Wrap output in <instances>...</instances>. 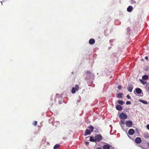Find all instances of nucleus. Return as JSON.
Returning a JSON list of instances; mask_svg holds the SVG:
<instances>
[{"label": "nucleus", "mask_w": 149, "mask_h": 149, "mask_svg": "<svg viewBox=\"0 0 149 149\" xmlns=\"http://www.w3.org/2000/svg\"><path fill=\"white\" fill-rule=\"evenodd\" d=\"M102 136L100 134H98L95 135L94 138L93 136L90 137L89 141L92 142H100L102 139Z\"/></svg>", "instance_id": "obj_1"}, {"label": "nucleus", "mask_w": 149, "mask_h": 149, "mask_svg": "<svg viewBox=\"0 0 149 149\" xmlns=\"http://www.w3.org/2000/svg\"><path fill=\"white\" fill-rule=\"evenodd\" d=\"M118 103L120 104H121V100H120L118 101Z\"/></svg>", "instance_id": "obj_26"}, {"label": "nucleus", "mask_w": 149, "mask_h": 149, "mask_svg": "<svg viewBox=\"0 0 149 149\" xmlns=\"http://www.w3.org/2000/svg\"><path fill=\"white\" fill-rule=\"evenodd\" d=\"M144 137L146 138H149V136L148 135L147 133H146L144 134Z\"/></svg>", "instance_id": "obj_17"}, {"label": "nucleus", "mask_w": 149, "mask_h": 149, "mask_svg": "<svg viewBox=\"0 0 149 149\" xmlns=\"http://www.w3.org/2000/svg\"><path fill=\"white\" fill-rule=\"evenodd\" d=\"M117 97L118 98H121V93H119L117 95Z\"/></svg>", "instance_id": "obj_19"}, {"label": "nucleus", "mask_w": 149, "mask_h": 149, "mask_svg": "<svg viewBox=\"0 0 149 149\" xmlns=\"http://www.w3.org/2000/svg\"><path fill=\"white\" fill-rule=\"evenodd\" d=\"M140 101L141 102H142V103L144 104H147V102L145 101H144L143 100H140Z\"/></svg>", "instance_id": "obj_18"}, {"label": "nucleus", "mask_w": 149, "mask_h": 149, "mask_svg": "<svg viewBox=\"0 0 149 149\" xmlns=\"http://www.w3.org/2000/svg\"><path fill=\"white\" fill-rule=\"evenodd\" d=\"M85 144L86 145L88 146L89 144V142H86Z\"/></svg>", "instance_id": "obj_25"}, {"label": "nucleus", "mask_w": 149, "mask_h": 149, "mask_svg": "<svg viewBox=\"0 0 149 149\" xmlns=\"http://www.w3.org/2000/svg\"><path fill=\"white\" fill-rule=\"evenodd\" d=\"M118 88L119 89H120L121 88V85H119L118 86Z\"/></svg>", "instance_id": "obj_27"}, {"label": "nucleus", "mask_w": 149, "mask_h": 149, "mask_svg": "<svg viewBox=\"0 0 149 149\" xmlns=\"http://www.w3.org/2000/svg\"><path fill=\"white\" fill-rule=\"evenodd\" d=\"M110 146L109 144L104 145L103 146V149H110Z\"/></svg>", "instance_id": "obj_7"}, {"label": "nucleus", "mask_w": 149, "mask_h": 149, "mask_svg": "<svg viewBox=\"0 0 149 149\" xmlns=\"http://www.w3.org/2000/svg\"><path fill=\"white\" fill-rule=\"evenodd\" d=\"M131 102L129 101H127L126 102V104L127 105H130L131 104Z\"/></svg>", "instance_id": "obj_22"}, {"label": "nucleus", "mask_w": 149, "mask_h": 149, "mask_svg": "<svg viewBox=\"0 0 149 149\" xmlns=\"http://www.w3.org/2000/svg\"><path fill=\"white\" fill-rule=\"evenodd\" d=\"M88 128H89V129H90V130H91L90 131L91 132H92L93 131V129H94L93 126L91 125H90V126L88 127Z\"/></svg>", "instance_id": "obj_14"}, {"label": "nucleus", "mask_w": 149, "mask_h": 149, "mask_svg": "<svg viewBox=\"0 0 149 149\" xmlns=\"http://www.w3.org/2000/svg\"><path fill=\"white\" fill-rule=\"evenodd\" d=\"M91 132L88 129H86L85 132L84 136H86L88 135H90Z\"/></svg>", "instance_id": "obj_5"}, {"label": "nucleus", "mask_w": 149, "mask_h": 149, "mask_svg": "<svg viewBox=\"0 0 149 149\" xmlns=\"http://www.w3.org/2000/svg\"><path fill=\"white\" fill-rule=\"evenodd\" d=\"M127 97L128 99H130L131 98V97H130V95H127Z\"/></svg>", "instance_id": "obj_23"}, {"label": "nucleus", "mask_w": 149, "mask_h": 149, "mask_svg": "<svg viewBox=\"0 0 149 149\" xmlns=\"http://www.w3.org/2000/svg\"><path fill=\"white\" fill-rule=\"evenodd\" d=\"M147 128L149 130V124L147 125Z\"/></svg>", "instance_id": "obj_28"}, {"label": "nucleus", "mask_w": 149, "mask_h": 149, "mask_svg": "<svg viewBox=\"0 0 149 149\" xmlns=\"http://www.w3.org/2000/svg\"><path fill=\"white\" fill-rule=\"evenodd\" d=\"M136 91L137 93L140 94L141 92V90L140 88H137L136 89Z\"/></svg>", "instance_id": "obj_12"}, {"label": "nucleus", "mask_w": 149, "mask_h": 149, "mask_svg": "<svg viewBox=\"0 0 149 149\" xmlns=\"http://www.w3.org/2000/svg\"><path fill=\"white\" fill-rule=\"evenodd\" d=\"M79 88V86L78 85H76L75 86V87H73L72 88V93L73 94L75 93L76 92V91H78V90Z\"/></svg>", "instance_id": "obj_2"}, {"label": "nucleus", "mask_w": 149, "mask_h": 149, "mask_svg": "<svg viewBox=\"0 0 149 149\" xmlns=\"http://www.w3.org/2000/svg\"><path fill=\"white\" fill-rule=\"evenodd\" d=\"M134 133V130L133 129H130L128 131V134L130 135H133Z\"/></svg>", "instance_id": "obj_6"}, {"label": "nucleus", "mask_w": 149, "mask_h": 149, "mask_svg": "<svg viewBox=\"0 0 149 149\" xmlns=\"http://www.w3.org/2000/svg\"><path fill=\"white\" fill-rule=\"evenodd\" d=\"M148 91L149 92V86H148Z\"/></svg>", "instance_id": "obj_33"}, {"label": "nucleus", "mask_w": 149, "mask_h": 149, "mask_svg": "<svg viewBox=\"0 0 149 149\" xmlns=\"http://www.w3.org/2000/svg\"><path fill=\"white\" fill-rule=\"evenodd\" d=\"M124 103V102L123 101H122V105Z\"/></svg>", "instance_id": "obj_31"}, {"label": "nucleus", "mask_w": 149, "mask_h": 149, "mask_svg": "<svg viewBox=\"0 0 149 149\" xmlns=\"http://www.w3.org/2000/svg\"><path fill=\"white\" fill-rule=\"evenodd\" d=\"M126 125L128 127H131L132 125V122L130 120L127 121L125 123Z\"/></svg>", "instance_id": "obj_3"}, {"label": "nucleus", "mask_w": 149, "mask_h": 149, "mask_svg": "<svg viewBox=\"0 0 149 149\" xmlns=\"http://www.w3.org/2000/svg\"><path fill=\"white\" fill-rule=\"evenodd\" d=\"M133 7L131 6H129L127 8V11L129 12H131L133 10Z\"/></svg>", "instance_id": "obj_9"}, {"label": "nucleus", "mask_w": 149, "mask_h": 149, "mask_svg": "<svg viewBox=\"0 0 149 149\" xmlns=\"http://www.w3.org/2000/svg\"><path fill=\"white\" fill-rule=\"evenodd\" d=\"M95 42V40L93 39H90L89 41V43L90 44L92 45L94 44Z\"/></svg>", "instance_id": "obj_8"}, {"label": "nucleus", "mask_w": 149, "mask_h": 149, "mask_svg": "<svg viewBox=\"0 0 149 149\" xmlns=\"http://www.w3.org/2000/svg\"><path fill=\"white\" fill-rule=\"evenodd\" d=\"M60 147V145L58 144H56L55 145L54 147V149H57L58 148Z\"/></svg>", "instance_id": "obj_15"}, {"label": "nucleus", "mask_w": 149, "mask_h": 149, "mask_svg": "<svg viewBox=\"0 0 149 149\" xmlns=\"http://www.w3.org/2000/svg\"><path fill=\"white\" fill-rule=\"evenodd\" d=\"M145 58L146 59H148V58L147 57H146Z\"/></svg>", "instance_id": "obj_34"}, {"label": "nucleus", "mask_w": 149, "mask_h": 149, "mask_svg": "<svg viewBox=\"0 0 149 149\" xmlns=\"http://www.w3.org/2000/svg\"><path fill=\"white\" fill-rule=\"evenodd\" d=\"M33 125L34 126H36V125H37V121H35L34 122V123H33Z\"/></svg>", "instance_id": "obj_20"}, {"label": "nucleus", "mask_w": 149, "mask_h": 149, "mask_svg": "<svg viewBox=\"0 0 149 149\" xmlns=\"http://www.w3.org/2000/svg\"><path fill=\"white\" fill-rule=\"evenodd\" d=\"M127 115L123 113H122V118L126 119L127 118Z\"/></svg>", "instance_id": "obj_10"}, {"label": "nucleus", "mask_w": 149, "mask_h": 149, "mask_svg": "<svg viewBox=\"0 0 149 149\" xmlns=\"http://www.w3.org/2000/svg\"><path fill=\"white\" fill-rule=\"evenodd\" d=\"M127 32L128 33L129 32V33L130 34V27L128 28L127 29Z\"/></svg>", "instance_id": "obj_21"}, {"label": "nucleus", "mask_w": 149, "mask_h": 149, "mask_svg": "<svg viewBox=\"0 0 149 149\" xmlns=\"http://www.w3.org/2000/svg\"><path fill=\"white\" fill-rule=\"evenodd\" d=\"M121 121H120L119 122V123H120H120H121V122H120Z\"/></svg>", "instance_id": "obj_35"}, {"label": "nucleus", "mask_w": 149, "mask_h": 149, "mask_svg": "<svg viewBox=\"0 0 149 149\" xmlns=\"http://www.w3.org/2000/svg\"><path fill=\"white\" fill-rule=\"evenodd\" d=\"M135 141L137 143H140L142 141L141 138L139 137H136L135 139Z\"/></svg>", "instance_id": "obj_4"}, {"label": "nucleus", "mask_w": 149, "mask_h": 149, "mask_svg": "<svg viewBox=\"0 0 149 149\" xmlns=\"http://www.w3.org/2000/svg\"><path fill=\"white\" fill-rule=\"evenodd\" d=\"M118 114H119V117L120 119H121V113H120L119 112L118 113Z\"/></svg>", "instance_id": "obj_24"}, {"label": "nucleus", "mask_w": 149, "mask_h": 149, "mask_svg": "<svg viewBox=\"0 0 149 149\" xmlns=\"http://www.w3.org/2000/svg\"><path fill=\"white\" fill-rule=\"evenodd\" d=\"M132 89L133 87L131 85L129 86L127 88L128 90L130 92H131L132 91Z\"/></svg>", "instance_id": "obj_11"}, {"label": "nucleus", "mask_w": 149, "mask_h": 149, "mask_svg": "<svg viewBox=\"0 0 149 149\" xmlns=\"http://www.w3.org/2000/svg\"><path fill=\"white\" fill-rule=\"evenodd\" d=\"M96 149H102L100 147H98Z\"/></svg>", "instance_id": "obj_32"}, {"label": "nucleus", "mask_w": 149, "mask_h": 149, "mask_svg": "<svg viewBox=\"0 0 149 149\" xmlns=\"http://www.w3.org/2000/svg\"><path fill=\"white\" fill-rule=\"evenodd\" d=\"M140 81H141V83H143V84H144V82L142 81V80H140Z\"/></svg>", "instance_id": "obj_30"}, {"label": "nucleus", "mask_w": 149, "mask_h": 149, "mask_svg": "<svg viewBox=\"0 0 149 149\" xmlns=\"http://www.w3.org/2000/svg\"><path fill=\"white\" fill-rule=\"evenodd\" d=\"M148 76L146 75L142 76V78L146 80L148 79Z\"/></svg>", "instance_id": "obj_16"}, {"label": "nucleus", "mask_w": 149, "mask_h": 149, "mask_svg": "<svg viewBox=\"0 0 149 149\" xmlns=\"http://www.w3.org/2000/svg\"><path fill=\"white\" fill-rule=\"evenodd\" d=\"M116 109L119 111L121 110V106L119 105H117L116 106Z\"/></svg>", "instance_id": "obj_13"}, {"label": "nucleus", "mask_w": 149, "mask_h": 149, "mask_svg": "<svg viewBox=\"0 0 149 149\" xmlns=\"http://www.w3.org/2000/svg\"><path fill=\"white\" fill-rule=\"evenodd\" d=\"M86 72L87 74L91 73V72L89 71H87Z\"/></svg>", "instance_id": "obj_29"}]
</instances>
